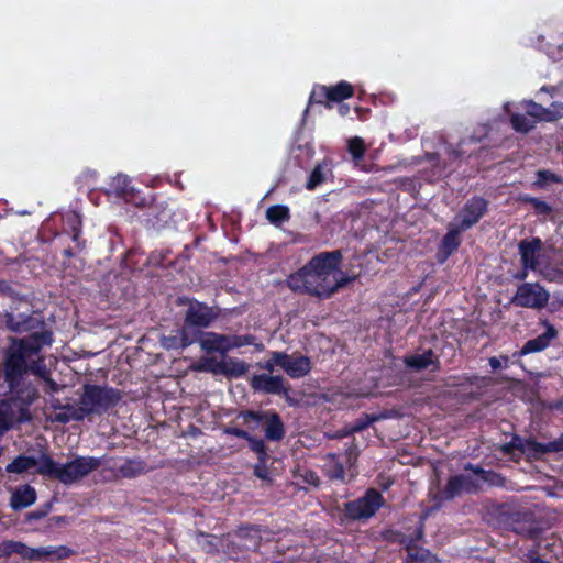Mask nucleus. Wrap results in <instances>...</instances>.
<instances>
[{"label":"nucleus","instance_id":"obj_19","mask_svg":"<svg viewBox=\"0 0 563 563\" xmlns=\"http://www.w3.org/2000/svg\"><path fill=\"white\" fill-rule=\"evenodd\" d=\"M477 488V485L475 481L467 475H454L451 476L446 483L445 488L443 489L442 499L450 500L454 497L461 495L462 492H475Z\"/></svg>","mask_w":563,"mask_h":563},{"label":"nucleus","instance_id":"obj_12","mask_svg":"<svg viewBox=\"0 0 563 563\" xmlns=\"http://www.w3.org/2000/svg\"><path fill=\"white\" fill-rule=\"evenodd\" d=\"M488 201L479 196H474L466 201L457 218L460 229L466 231L475 225L487 212Z\"/></svg>","mask_w":563,"mask_h":563},{"label":"nucleus","instance_id":"obj_39","mask_svg":"<svg viewBox=\"0 0 563 563\" xmlns=\"http://www.w3.org/2000/svg\"><path fill=\"white\" fill-rule=\"evenodd\" d=\"M228 339V352L246 346V345H253L255 341V336L252 334H244V335H227Z\"/></svg>","mask_w":563,"mask_h":563},{"label":"nucleus","instance_id":"obj_36","mask_svg":"<svg viewBox=\"0 0 563 563\" xmlns=\"http://www.w3.org/2000/svg\"><path fill=\"white\" fill-rule=\"evenodd\" d=\"M525 109L527 115L533 118L536 122H544L543 118H547V114H549L547 108L533 100L525 101Z\"/></svg>","mask_w":563,"mask_h":563},{"label":"nucleus","instance_id":"obj_18","mask_svg":"<svg viewBox=\"0 0 563 563\" xmlns=\"http://www.w3.org/2000/svg\"><path fill=\"white\" fill-rule=\"evenodd\" d=\"M404 364L407 368L415 372H422L428 368H431V372H438L440 369L439 356L431 349L423 351L421 354L405 356Z\"/></svg>","mask_w":563,"mask_h":563},{"label":"nucleus","instance_id":"obj_14","mask_svg":"<svg viewBox=\"0 0 563 563\" xmlns=\"http://www.w3.org/2000/svg\"><path fill=\"white\" fill-rule=\"evenodd\" d=\"M509 529L515 533L530 540H538L541 529L533 519L531 512H515L509 518Z\"/></svg>","mask_w":563,"mask_h":563},{"label":"nucleus","instance_id":"obj_17","mask_svg":"<svg viewBox=\"0 0 563 563\" xmlns=\"http://www.w3.org/2000/svg\"><path fill=\"white\" fill-rule=\"evenodd\" d=\"M62 233L67 234L76 243V249L81 252L86 247V241L81 239L82 220L78 212L68 211L62 216Z\"/></svg>","mask_w":563,"mask_h":563},{"label":"nucleus","instance_id":"obj_11","mask_svg":"<svg viewBox=\"0 0 563 563\" xmlns=\"http://www.w3.org/2000/svg\"><path fill=\"white\" fill-rule=\"evenodd\" d=\"M549 301V294L539 284L523 283L518 286L512 302L521 308L540 309Z\"/></svg>","mask_w":563,"mask_h":563},{"label":"nucleus","instance_id":"obj_55","mask_svg":"<svg viewBox=\"0 0 563 563\" xmlns=\"http://www.w3.org/2000/svg\"><path fill=\"white\" fill-rule=\"evenodd\" d=\"M46 515H47L46 510H33V511H30L26 515V517H27V520L32 521V520H40V519L44 518Z\"/></svg>","mask_w":563,"mask_h":563},{"label":"nucleus","instance_id":"obj_54","mask_svg":"<svg viewBox=\"0 0 563 563\" xmlns=\"http://www.w3.org/2000/svg\"><path fill=\"white\" fill-rule=\"evenodd\" d=\"M157 220L155 221L153 218H150L148 220L152 222L153 227L162 228L166 222L167 218H169V213L166 211H162V218L156 217Z\"/></svg>","mask_w":563,"mask_h":563},{"label":"nucleus","instance_id":"obj_13","mask_svg":"<svg viewBox=\"0 0 563 563\" xmlns=\"http://www.w3.org/2000/svg\"><path fill=\"white\" fill-rule=\"evenodd\" d=\"M423 537V525L420 523L410 537L402 536L399 542L406 547L409 561L418 563H434L435 558L429 550L419 547L417 543Z\"/></svg>","mask_w":563,"mask_h":563},{"label":"nucleus","instance_id":"obj_3","mask_svg":"<svg viewBox=\"0 0 563 563\" xmlns=\"http://www.w3.org/2000/svg\"><path fill=\"white\" fill-rule=\"evenodd\" d=\"M101 466V459L96 456H76L65 464H58L48 454H42L36 473L56 479L64 485H71L88 476Z\"/></svg>","mask_w":563,"mask_h":563},{"label":"nucleus","instance_id":"obj_34","mask_svg":"<svg viewBox=\"0 0 563 563\" xmlns=\"http://www.w3.org/2000/svg\"><path fill=\"white\" fill-rule=\"evenodd\" d=\"M520 200L523 203L530 205L533 208L536 214L549 216L552 212V207L548 202H545L537 197L523 195L520 197Z\"/></svg>","mask_w":563,"mask_h":563},{"label":"nucleus","instance_id":"obj_2","mask_svg":"<svg viewBox=\"0 0 563 563\" xmlns=\"http://www.w3.org/2000/svg\"><path fill=\"white\" fill-rule=\"evenodd\" d=\"M342 261L343 252L341 250L320 252L287 277V286L294 292L320 299L329 298L332 275L339 272Z\"/></svg>","mask_w":563,"mask_h":563},{"label":"nucleus","instance_id":"obj_25","mask_svg":"<svg viewBox=\"0 0 563 563\" xmlns=\"http://www.w3.org/2000/svg\"><path fill=\"white\" fill-rule=\"evenodd\" d=\"M151 468L147 463L140 459H126L123 464H121L117 472L118 475L122 478H135L140 475L146 474Z\"/></svg>","mask_w":563,"mask_h":563},{"label":"nucleus","instance_id":"obj_24","mask_svg":"<svg viewBox=\"0 0 563 563\" xmlns=\"http://www.w3.org/2000/svg\"><path fill=\"white\" fill-rule=\"evenodd\" d=\"M34 548L21 541L7 540L0 543V559H7L12 554H19L23 559L34 560Z\"/></svg>","mask_w":563,"mask_h":563},{"label":"nucleus","instance_id":"obj_45","mask_svg":"<svg viewBox=\"0 0 563 563\" xmlns=\"http://www.w3.org/2000/svg\"><path fill=\"white\" fill-rule=\"evenodd\" d=\"M0 296L11 299H20L19 291L12 287L11 283L3 279H0Z\"/></svg>","mask_w":563,"mask_h":563},{"label":"nucleus","instance_id":"obj_15","mask_svg":"<svg viewBox=\"0 0 563 563\" xmlns=\"http://www.w3.org/2000/svg\"><path fill=\"white\" fill-rule=\"evenodd\" d=\"M542 250L540 238L523 239L518 243V253L520 255L521 266L525 269L537 271L539 267V256Z\"/></svg>","mask_w":563,"mask_h":563},{"label":"nucleus","instance_id":"obj_64","mask_svg":"<svg viewBox=\"0 0 563 563\" xmlns=\"http://www.w3.org/2000/svg\"><path fill=\"white\" fill-rule=\"evenodd\" d=\"M450 156H452L453 158H459L461 156V153L459 150H452L450 152Z\"/></svg>","mask_w":563,"mask_h":563},{"label":"nucleus","instance_id":"obj_23","mask_svg":"<svg viewBox=\"0 0 563 563\" xmlns=\"http://www.w3.org/2000/svg\"><path fill=\"white\" fill-rule=\"evenodd\" d=\"M36 501V490L29 484L18 487L10 499V506L14 510L30 507Z\"/></svg>","mask_w":563,"mask_h":563},{"label":"nucleus","instance_id":"obj_21","mask_svg":"<svg viewBox=\"0 0 563 563\" xmlns=\"http://www.w3.org/2000/svg\"><path fill=\"white\" fill-rule=\"evenodd\" d=\"M195 342H198L196 333L192 330L187 329L184 324L180 329L175 331V334L163 338V344L168 350L185 349Z\"/></svg>","mask_w":563,"mask_h":563},{"label":"nucleus","instance_id":"obj_6","mask_svg":"<svg viewBox=\"0 0 563 563\" xmlns=\"http://www.w3.org/2000/svg\"><path fill=\"white\" fill-rule=\"evenodd\" d=\"M385 505V498L375 488L366 489L362 497L343 504V514L350 521H367Z\"/></svg>","mask_w":563,"mask_h":563},{"label":"nucleus","instance_id":"obj_16","mask_svg":"<svg viewBox=\"0 0 563 563\" xmlns=\"http://www.w3.org/2000/svg\"><path fill=\"white\" fill-rule=\"evenodd\" d=\"M464 232V230L460 229V227L450 224L448 232L443 235L437 251V261L440 264H443L448 261V258L457 251L461 245L460 234Z\"/></svg>","mask_w":563,"mask_h":563},{"label":"nucleus","instance_id":"obj_10","mask_svg":"<svg viewBox=\"0 0 563 563\" xmlns=\"http://www.w3.org/2000/svg\"><path fill=\"white\" fill-rule=\"evenodd\" d=\"M274 356L277 366L292 379L302 378L312 369L311 360L307 355L274 351Z\"/></svg>","mask_w":563,"mask_h":563},{"label":"nucleus","instance_id":"obj_43","mask_svg":"<svg viewBox=\"0 0 563 563\" xmlns=\"http://www.w3.org/2000/svg\"><path fill=\"white\" fill-rule=\"evenodd\" d=\"M537 176H538V179H537L536 184L539 186H542L547 183H554V184L562 183V178L559 175H556L548 169L538 170Z\"/></svg>","mask_w":563,"mask_h":563},{"label":"nucleus","instance_id":"obj_59","mask_svg":"<svg viewBox=\"0 0 563 563\" xmlns=\"http://www.w3.org/2000/svg\"><path fill=\"white\" fill-rule=\"evenodd\" d=\"M65 405H62L58 399H54L51 401V408L55 410V412H58L60 410H64Z\"/></svg>","mask_w":563,"mask_h":563},{"label":"nucleus","instance_id":"obj_41","mask_svg":"<svg viewBox=\"0 0 563 563\" xmlns=\"http://www.w3.org/2000/svg\"><path fill=\"white\" fill-rule=\"evenodd\" d=\"M338 273L341 274V277L340 278H335V276L332 275V280H331L330 290H329V298L332 295H334L339 289L345 287L346 285H349L350 283H352L355 279V277L347 276L343 272H341L340 269H339Z\"/></svg>","mask_w":563,"mask_h":563},{"label":"nucleus","instance_id":"obj_31","mask_svg":"<svg viewBox=\"0 0 563 563\" xmlns=\"http://www.w3.org/2000/svg\"><path fill=\"white\" fill-rule=\"evenodd\" d=\"M228 369H227V377L230 378H238L244 376L250 365L242 360L235 358V357H228L227 358Z\"/></svg>","mask_w":563,"mask_h":563},{"label":"nucleus","instance_id":"obj_33","mask_svg":"<svg viewBox=\"0 0 563 563\" xmlns=\"http://www.w3.org/2000/svg\"><path fill=\"white\" fill-rule=\"evenodd\" d=\"M512 129L519 133H529L536 126V121L529 120L525 114L514 113L510 117Z\"/></svg>","mask_w":563,"mask_h":563},{"label":"nucleus","instance_id":"obj_32","mask_svg":"<svg viewBox=\"0 0 563 563\" xmlns=\"http://www.w3.org/2000/svg\"><path fill=\"white\" fill-rule=\"evenodd\" d=\"M330 462L325 465V475L329 479L334 481H344L345 478V468L342 462L335 460L333 454L329 455Z\"/></svg>","mask_w":563,"mask_h":563},{"label":"nucleus","instance_id":"obj_56","mask_svg":"<svg viewBox=\"0 0 563 563\" xmlns=\"http://www.w3.org/2000/svg\"><path fill=\"white\" fill-rule=\"evenodd\" d=\"M527 556L529 559L528 563H550L549 561H545L540 555H538L536 551H529Z\"/></svg>","mask_w":563,"mask_h":563},{"label":"nucleus","instance_id":"obj_51","mask_svg":"<svg viewBox=\"0 0 563 563\" xmlns=\"http://www.w3.org/2000/svg\"><path fill=\"white\" fill-rule=\"evenodd\" d=\"M274 360V352H271V358L265 361L263 364H260V367L268 373H273L275 365H277V363Z\"/></svg>","mask_w":563,"mask_h":563},{"label":"nucleus","instance_id":"obj_26","mask_svg":"<svg viewBox=\"0 0 563 563\" xmlns=\"http://www.w3.org/2000/svg\"><path fill=\"white\" fill-rule=\"evenodd\" d=\"M553 453L550 442L541 443L533 438H526L523 443L522 454L526 455L529 461H538L544 454Z\"/></svg>","mask_w":563,"mask_h":563},{"label":"nucleus","instance_id":"obj_5","mask_svg":"<svg viewBox=\"0 0 563 563\" xmlns=\"http://www.w3.org/2000/svg\"><path fill=\"white\" fill-rule=\"evenodd\" d=\"M239 418H242L243 424L255 429L258 424H264L265 439L278 442L285 438L286 429L282 417L275 410H242Z\"/></svg>","mask_w":563,"mask_h":563},{"label":"nucleus","instance_id":"obj_53","mask_svg":"<svg viewBox=\"0 0 563 563\" xmlns=\"http://www.w3.org/2000/svg\"><path fill=\"white\" fill-rule=\"evenodd\" d=\"M164 261H165V256L162 255V254L152 253L151 256H150V262L151 263H153L155 265H158V266H162V267H165V266L168 265Z\"/></svg>","mask_w":563,"mask_h":563},{"label":"nucleus","instance_id":"obj_30","mask_svg":"<svg viewBox=\"0 0 563 563\" xmlns=\"http://www.w3.org/2000/svg\"><path fill=\"white\" fill-rule=\"evenodd\" d=\"M266 219L275 225H279L290 219V211L287 206L274 205L267 208Z\"/></svg>","mask_w":563,"mask_h":563},{"label":"nucleus","instance_id":"obj_46","mask_svg":"<svg viewBox=\"0 0 563 563\" xmlns=\"http://www.w3.org/2000/svg\"><path fill=\"white\" fill-rule=\"evenodd\" d=\"M129 183L130 180L128 179V177H119L118 180H117V186H115V192L125 198L128 196V186H129Z\"/></svg>","mask_w":563,"mask_h":563},{"label":"nucleus","instance_id":"obj_38","mask_svg":"<svg viewBox=\"0 0 563 563\" xmlns=\"http://www.w3.org/2000/svg\"><path fill=\"white\" fill-rule=\"evenodd\" d=\"M347 151L354 161L358 162L363 159L366 151L364 141L358 136L350 139L347 143Z\"/></svg>","mask_w":563,"mask_h":563},{"label":"nucleus","instance_id":"obj_60","mask_svg":"<svg viewBox=\"0 0 563 563\" xmlns=\"http://www.w3.org/2000/svg\"><path fill=\"white\" fill-rule=\"evenodd\" d=\"M338 111H339L340 115L345 117L350 112V107L347 104L341 102L338 108Z\"/></svg>","mask_w":563,"mask_h":563},{"label":"nucleus","instance_id":"obj_62","mask_svg":"<svg viewBox=\"0 0 563 563\" xmlns=\"http://www.w3.org/2000/svg\"><path fill=\"white\" fill-rule=\"evenodd\" d=\"M528 271L529 269H525L522 267V269L515 275V278L518 279V280H525L527 278V276H528Z\"/></svg>","mask_w":563,"mask_h":563},{"label":"nucleus","instance_id":"obj_40","mask_svg":"<svg viewBox=\"0 0 563 563\" xmlns=\"http://www.w3.org/2000/svg\"><path fill=\"white\" fill-rule=\"evenodd\" d=\"M378 419H379L378 416L363 413L361 417H358L354 421V423L351 428V432H353V433L362 432L363 430L367 429L373 422L377 421Z\"/></svg>","mask_w":563,"mask_h":563},{"label":"nucleus","instance_id":"obj_7","mask_svg":"<svg viewBox=\"0 0 563 563\" xmlns=\"http://www.w3.org/2000/svg\"><path fill=\"white\" fill-rule=\"evenodd\" d=\"M221 314L217 306L194 300L189 303L184 319V325L196 333L198 340L202 335L201 329L209 328Z\"/></svg>","mask_w":563,"mask_h":563},{"label":"nucleus","instance_id":"obj_63","mask_svg":"<svg viewBox=\"0 0 563 563\" xmlns=\"http://www.w3.org/2000/svg\"><path fill=\"white\" fill-rule=\"evenodd\" d=\"M63 254L67 258H71L75 256V251L71 247H67L63 251Z\"/></svg>","mask_w":563,"mask_h":563},{"label":"nucleus","instance_id":"obj_48","mask_svg":"<svg viewBox=\"0 0 563 563\" xmlns=\"http://www.w3.org/2000/svg\"><path fill=\"white\" fill-rule=\"evenodd\" d=\"M302 477L307 484H310L313 486H319V484H320V478L317 475V473L313 471H310V470L306 471Z\"/></svg>","mask_w":563,"mask_h":563},{"label":"nucleus","instance_id":"obj_28","mask_svg":"<svg viewBox=\"0 0 563 563\" xmlns=\"http://www.w3.org/2000/svg\"><path fill=\"white\" fill-rule=\"evenodd\" d=\"M34 560L54 556L58 560L70 558L75 551L66 545L34 548Z\"/></svg>","mask_w":563,"mask_h":563},{"label":"nucleus","instance_id":"obj_37","mask_svg":"<svg viewBox=\"0 0 563 563\" xmlns=\"http://www.w3.org/2000/svg\"><path fill=\"white\" fill-rule=\"evenodd\" d=\"M325 180V175L323 170L322 164H317L312 172L310 173L308 180L306 183V189L314 190L318 186L323 184Z\"/></svg>","mask_w":563,"mask_h":563},{"label":"nucleus","instance_id":"obj_47","mask_svg":"<svg viewBox=\"0 0 563 563\" xmlns=\"http://www.w3.org/2000/svg\"><path fill=\"white\" fill-rule=\"evenodd\" d=\"M224 433L229 434V435L236 437L239 439H243V440L249 439V435H250V433L247 431H245L241 428H236V427H227L224 429Z\"/></svg>","mask_w":563,"mask_h":563},{"label":"nucleus","instance_id":"obj_27","mask_svg":"<svg viewBox=\"0 0 563 563\" xmlns=\"http://www.w3.org/2000/svg\"><path fill=\"white\" fill-rule=\"evenodd\" d=\"M63 408H64V410L54 412V415L51 416V420L53 422L66 424V423L70 422L71 420L81 421L86 417L81 406L76 408L70 404H67Z\"/></svg>","mask_w":563,"mask_h":563},{"label":"nucleus","instance_id":"obj_1","mask_svg":"<svg viewBox=\"0 0 563 563\" xmlns=\"http://www.w3.org/2000/svg\"><path fill=\"white\" fill-rule=\"evenodd\" d=\"M3 321L9 331L27 335L10 339L0 364V438L32 420L31 406L38 398V389L29 374L42 373L40 354L54 342V333L38 311L29 314L5 311Z\"/></svg>","mask_w":563,"mask_h":563},{"label":"nucleus","instance_id":"obj_29","mask_svg":"<svg viewBox=\"0 0 563 563\" xmlns=\"http://www.w3.org/2000/svg\"><path fill=\"white\" fill-rule=\"evenodd\" d=\"M40 461L34 456L20 454L13 459L5 467L8 473L22 474L35 466L38 467Z\"/></svg>","mask_w":563,"mask_h":563},{"label":"nucleus","instance_id":"obj_52","mask_svg":"<svg viewBox=\"0 0 563 563\" xmlns=\"http://www.w3.org/2000/svg\"><path fill=\"white\" fill-rule=\"evenodd\" d=\"M550 445H551L553 453L562 452L563 451V432L556 440L550 441Z\"/></svg>","mask_w":563,"mask_h":563},{"label":"nucleus","instance_id":"obj_49","mask_svg":"<svg viewBox=\"0 0 563 563\" xmlns=\"http://www.w3.org/2000/svg\"><path fill=\"white\" fill-rule=\"evenodd\" d=\"M254 475L261 479H266L268 477L266 463L258 462V464H256L254 467Z\"/></svg>","mask_w":563,"mask_h":563},{"label":"nucleus","instance_id":"obj_61","mask_svg":"<svg viewBox=\"0 0 563 563\" xmlns=\"http://www.w3.org/2000/svg\"><path fill=\"white\" fill-rule=\"evenodd\" d=\"M548 408L550 410H560L561 408H563V401L562 400L553 401V402L549 404Z\"/></svg>","mask_w":563,"mask_h":563},{"label":"nucleus","instance_id":"obj_57","mask_svg":"<svg viewBox=\"0 0 563 563\" xmlns=\"http://www.w3.org/2000/svg\"><path fill=\"white\" fill-rule=\"evenodd\" d=\"M466 470H472L475 474L481 475L482 478L486 479V477H485L486 471L483 470L482 467H479V466L473 467L472 464H467Z\"/></svg>","mask_w":563,"mask_h":563},{"label":"nucleus","instance_id":"obj_50","mask_svg":"<svg viewBox=\"0 0 563 563\" xmlns=\"http://www.w3.org/2000/svg\"><path fill=\"white\" fill-rule=\"evenodd\" d=\"M228 364L227 360L214 362L210 371L214 374H222L227 376Z\"/></svg>","mask_w":563,"mask_h":563},{"label":"nucleus","instance_id":"obj_22","mask_svg":"<svg viewBox=\"0 0 563 563\" xmlns=\"http://www.w3.org/2000/svg\"><path fill=\"white\" fill-rule=\"evenodd\" d=\"M198 342H200L201 349L207 353L218 352L224 354L228 352L227 334H220L216 332L202 333Z\"/></svg>","mask_w":563,"mask_h":563},{"label":"nucleus","instance_id":"obj_58","mask_svg":"<svg viewBox=\"0 0 563 563\" xmlns=\"http://www.w3.org/2000/svg\"><path fill=\"white\" fill-rule=\"evenodd\" d=\"M488 362H489L490 367H492L494 371H497L498 368H500V367H501L500 360H499V358H497V357H495V356L490 357V358L488 360Z\"/></svg>","mask_w":563,"mask_h":563},{"label":"nucleus","instance_id":"obj_35","mask_svg":"<svg viewBox=\"0 0 563 563\" xmlns=\"http://www.w3.org/2000/svg\"><path fill=\"white\" fill-rule=\"evenodd\" d=\"M250 449L256 453L258 462L266 463L268 460L267 446L263 439L256 438L252 434L246 439Z\"/></svg>","mask_w":563,"mask_h":563},{"label":"nucleus","instance_id":"obj_44","mask_svg":"<svg viewBox=\"0 0 563 563\" xmlns=\"http://www.w3.org/2000/svg\"><path fill=\"white\" fill-rule=\"evenodd\" d=\"M548 109L549 114L544 119V122H554L563 118V102L554 101Z\"/></svg>","mask_w":563,"mask_h":563},{"label":"nucleus","instance_id":"obj_42","mask_svg":"<svg viewBox=\"0 0 563 563\" xmlns=\"http://www.w3.org/2000/svg\"><path fill=\"white\" fill-rule=\"evenodd\" d=\"M525 440L526 438L515 434L509 442L503 445L501 450L505 454H510L514 451L522 453Z\"/></svg>","mask_w":563,"mask_h":563},{"label":"nucleus","instance_id":"obj_9","mask_svg":"<svg viewBox=\"0 0 563 563\" xmlns=\"http://www.w3.org/2000/svg\"><path fill=\"white\" fill-rule=\"evenodd\" d=\"M250 385L254 391L283 396L289 405H294L289 395L290 385L282 375L255 374L251 378Z\"/></svg>","mask_w":563,"mask_h":563},{"label":"nucleus","instance_id":"obj_8","mask_svg":"<svg viewBox=\"0 0 563 563\" xmlns=\"http://www.w3.org/2000/svg\"><path fill=\"white\" fill-rule=\"evenodd\" d=\"M353 96L354 87L345 80H341L333 86L314 85L309 97V103L323 104L331 109L332 103H341Z\"/></svg>","mask_w":563,"mask_h":563},{"label":"nucleus","instance_id":"obj_20","mask_svg":"<svg viewBox=\"0 0 563 563\" xmlns=\"http://www.w3.org/2000/svg\"><path fill=\"white\" fill-rule=\"evenodd\" d=\"M556 329L552 324H548L545 332L534 339L528 340L514 356H525L531 353L542 352L551 344V341L556 338Z\"/></svg>","mask_w":563,"mask_h":563},{"label":"nucleus","instance_id":"obj_4","mask_svg":"<svg viewBox=\"0 0 563 563\" xmlns=\"http://www.w3.org/2000/svg\"><path fill=\"white\" fill-rule=\"evenodd\" d=\"M80 396V406L85 416L103 415L114 408L121 400V391L109 386L85 384Z\"/></svg>","mask_w":563,"mask_h":563}]
</instances>
